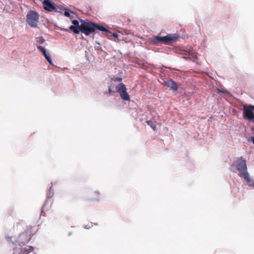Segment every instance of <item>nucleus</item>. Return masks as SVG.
I'll return each instance as SVG.
<instances>
[{
    "instance_id": "obj_1",
    "label": "nucleus",
    "mask_w": 254,
    "mask_h": 254,
    "mask_svg": "<svg viewBox=\"0 0 254 254\" xmlns=\"http://www.w3.org/2000/svg\"><path fill=\"white\" fill-rule=\"evenodd\" d=\"M37 227L29 226L24 232L20 233L17 238L12 236H7L6 240L8 243L16 244L19 246H25L31 239V237L37 232Z\"/></svg>"
},
{
    "instance_id": "obj_2",
    "label": "nucleus",
    "mask_w": 254,
    "mask_h": 254,
    "mask_svg": "<svg viewBox=\"0 0 254 254\" xmlns=\"http://www.w3.org/2000/svg\"><path fill=\"white\" fill-rule=\"evenodd\" d=\"M179 38L177 34H168L164 36H155L152 37L151 42L153 45L159 46L161 44L169 45L171 43L176 41Z\"/></svg>"
},
{
    "instance_id": "obj_3",
    "label": "nucleus",
    "mask_w": 254,
    "mask_h": 254,
    "mask_svg": "<svg viewBox=\"0 0 254 254\" xmlns=\"http://www.w3.org/2000/svg\"><path fill=\"white\" fill-rule=\"evenodd\" d=\"M81 23V27L79 30V33L81 32L86 36H89L91 33L95 32L94 28V22L89 20L88 19H79Z\"/></svg>"
},
{
    "instance_id": "obj_4",
    "label": "nucleus",
    "mask_w": 254,
    "mask_h": 254,
    "mask_svg": "<svg viewBox=\"0 0 254 254\" xmlns=\"http://www.w3.org/2000/svg\"><path fill=\"white\" fill-rule=\"evenodd\" d=\"M39 14L35 11L30 10L26 16V22L28 25L33 28L37 27V22L39 20Z\"/></svg>"
},
{
    "instance_id": "obj_5",
    "label": "nucleus",
    "mask_w": 254,
    "mask_h": 254,
    "mask_svg": "<svg viewBox=\"0 0 254 254\" xmlns=\"http://www.w3.org/2000/svg\"><path fill=\"white\" fill-rule=\"evenodd\" d=\"M108 92L110 94L118 92L120 95H128L127 92V88L123 83H120L115 86L110 85L108 88Z\"/></svg>"
},
{
    "instance_id": "obj_6",
    "label": "nucleus",
    "mask_w": 254,
    "mask_h": 254,
    "mask_svg": "<svg viewBox=\"0 0 254 254\" xmlns=\"http://www.w3.org/2000/svg\"><path fill=\"white\" fill-rule=\"evenodd\" d=\"M254 105L245 106L243 110V117L250 122L254 123Z\"/></svg>"
},
{
    "instance_id": "obj_7",
    "label": "nucleus",
    "mask_w": 254,
    "mask_h": 254,
    "mask_svg": "<svg viewBox=\"0 0 254 254\" xmlns=\"http://www.w3.org/2000/svg\"><path fill=\"white\" fill-rule=\"evenodd\" d=\"M236 163L237 169L240 173L247 170L246 160L244 159L242 157L238 158Z\"/></svg>"
},
{
    "instance_id": "obj_8",
    "label": "nucleus",
    "mask_w": 254,
    "mask_h": 254,
    "mask_svg": "<svg viewBox=\"0 0 254 254\" xmlns=\"http://www.w3.org/2000/svg\"><path fill=\"white\" fill-rule=\"evenodd\" d=\"M163 84L174 92H176L179 87V85L174 80L170 79L164 80Z\"/></svg>"
},
{
    "instance_id": "obj_9",
    "label": "nucleus",
    "mask_w": 254,
    "mask_h": 254,
    "mask_svg": "<svg viewBox=\"0 0 254 254\" xmlns=\"http://www.w3.org/2000/svg\"><path fill=\"white\" fill-rule=\"evenodd\" d=\"M43 5L44 9L49 12L53 11L56 9V5L50 0H44Z\"/></svg>"
},
{
    "instance_id": "obj_10",
    "label": "nucleus",
    "mask_w": 254,
    "mask_h": 254,
    "mask_svg": "<svg viewBox=\"0 0 254 254\" xmlns=\"http://www.w3.org/2000/svg\"><path fill=\"white\" fill-rule=\"evenodd\" d=\"M71 23L72 25L69 26V29L75 34H79V30L81 29L80 27H81V23L80 24L79 21L76 19L72 20Z\"/></svg>"
},
{
    "instance_id": "obj_11",
    "label": "nucleus",
    "mask_w": 254,
    "mask_h": 254,
    "mask_svg": "<svg viewBox=\"0 0 254 254\" xmlns=\"http://www.w3.org/2000/svg\"><path fill=\"white\" fill-rule=\"evenodd\" d=\"M34 250L33 247L30 246H27L24 248L20 249L19 252L16 253L14 252L12 254H28Z\"/></svg>"
},
{
    "instance_id": "obj_12",
    "label": "nucleus",
    "mask_w": 254,
    "mask_h": 254,
    "mask_svg": "<svg viewBox=\"0 0 254 254\" xmlns=\"http://www.w3.org/2000/svg\"><path fill=\"white\" fill-rule=\"evenodd\" d=\"M185 52L186 56H188L190 59H193V61H194V60H196L197 59L196 53L192 49H190Z\"/></svg>"
},
{
    "instance_id": "obj_13",
    "label": "nucleus",
    "mask_w": 254,
    "mask_h": 254,
    "mask_svg": "<svg viewBox=\"0 0 254 254\" xmlns=\"http://www.w3.org/2000/svg\"><path fill=\"white\" fill-rule=\"evenodd\" d=\"M94 28L95 29V31L96 30H98L101 32H105L106 33H109L111 34V32H109L108 29L104 26L102 25L98 24L94 22Z\"/></svg>"
},
{
    "instance_id": "obj_14",
    "label": "nucleus",
    "mask_w": 254,
    "mask_h": 254,
    "mask_svg": "<svg viewBox=\"0 0 254 254\" xmlns=\"http://www.w3.org/2000/svg\"><path fill=\"white\" fill-rule=\"evenodd\" d=\"M36 47L41 52L45 59H47L50 56H51L49 53L47 51V50L44 47L39 45H37Z\"/></svg>"
},
{
    "instance_id": "obj_15",
    "label": "nucleus",
    "mask_w": 254,
    "mask_h": 254,
    "mask_svg": "<svg viewBox=\"0 0 254 254\" xmlns=\"http://www.w3.org/2000/svg\"><path fill=\"white\" fill-rule=\"evenodd\" d=\"M90 199L92 201H99L100 199V194L97 191L92 192L90 194Z\"/></svg>"
},
{
    "instance_id": "obj_16",
    "label": "nucleus",
    "mask_w": 254,
    "mask_h": 254,
    "mask_svg": "<svg viewBox=\"0 0 254 254\" xmlns=\"http://www.w3.org/2000/svg\"><path fill=\"white\" fill-rule=\"evenodd\" d=\"M241 176L243 177L244 179L248 183H250L252 182V179L250 177V175L247 170L240 173Z\"/></svg>"
},
{
    "instance_id": "obj_17",
    "label": "nucleus",
    "mask_w": 254,
    "mask_h": 254,
    "mask_svg": "<svg viewBox=\"0 0 254 254\" xmlns=\"http://www.w3.org/2000/svg\"><path fill=\"white\" fill-rule=\"evenodd\" d=\"M147 124L148 126H149L154 130H155L156 129V122L154 121L150 120L149 121H147Z\"/></svg>"
},
{
    "instance_id": "obj_18",
    "label": "nucleus",
    "mask_w": 254,
    "mask_h": 254,
    "mask_svg": "<svg viewBox=\"0 0 254 254\" xmlns=\"http://www.w3.org/2000/svg\"><path fill=\"white\" fill-rule=\"evenodd\" d=\"M64 15L67 17L70 18V13H74V11H71L67 8H65L64 10Z\"/></svg>"
},
{
    "instance_id": "obj_19",
    "label": "nucleus",
    "mask_w": 254,
    "mask_h": 254,
    "mask_svg": "<svg viewBox=\"0 0 254 254\" xmlns=\"http://www.w3.org/2000/svg\"><path fill=\"white\" fill-rule=\"evenodd\" d=\"M122 81V78L120 77L113 76L111 79V85H112L113 82H121Z\"/></svg>"
},
{
    "instance_id": "obj_20",
    "label": "nucleus",
    "mask_w": 254,
    "mask_h": 254,
    "mask_svg": "<svg viewBox=\"0 0 254 254\" xmlns=\"http://www.w3.org/2000/svg\"><path fill=\"white\" fill-rule=\"evenodd\" d=\"M65 8H66L63 7L62 5H59V6H56V9H55L54 10H55V11H56L57 12L62 13V11L64 10V9Z\"/></svg>"
},
{
    "instance_id": "obj_21",
    "label": "nucleus",
    "mask_w": 254,
    "mask_h": 254,
    "mask_svg": "<svg viewBox=\"0 0 254 254\" xmlns=\"http://www.w3.org/2000/svg\"><path fill=\"white\" fill-rule=\"evenodd\" d=\"M24 225V223L23 222H17L15 225L14 226L15 228L17 230L19 229L20 227H23V226Z\"/></svg>"
},
{
    "instance_id": "obj_22",
    "label": "nucleus",
    "mask_w": 254,
    "mask_h": 254,
    "mask_svg": "<svg viewBox=\"0 0 254 254\" xmlns=\"http://www.w3.org/2000/svg\"><path fill=\"white\" fill-rule=\"evenodd\" d=\"M36 42L39 44H42L45 42V39L42 37L36 38Z\"/></svg>"
},
{
    "instance_id": "obj_23",
    "label": "nucleus",
    "mask_w": 254,
    "mask_h": 254,
    "mask_svg": "<svg viewBox=\"0 0 254 254\" xmlns=\"http://www.w3.org/2000/svg\"><path fill=\"white\" fill-rule=\"evenodd\" d=\"M218 91V93H222L223 94H227L228 95H232L231 94H230V93L226 89H217Z\"/></svg>"
},
{
    "instance_id": "obj_24",
    "label": "nucleus",
    "mask_w": 254,
    "mask_h": 254,
    "mask_svg": "<svg viewBox=\"0 0 254 254\" xmlns=\"http://www.w3.org/2000/svg\"><path fill=\"white\" fill-rule=\"evenodd\" d=\"M48 62L52 65H54V64L53 63V61H52V58H51V57L50 56L49 58H48L47 59H46Z\"/></svg>"
},
{
    "instance_id": "obj_25",
    "label": "nucleus",
    "mask_w": 254,
    "mask_h": 254,
    "mask_svg": "<svg viewBox=\"0 0 254 254\" xmlns=\"http://www.w3.org/2000/svg\"><path fill=\"white\" fill-rule=\"evenodd\" d=\"M121 98L124 101H128L129 100L130 96H121Z\"/></svg>"
},
{
    "instance_id": "obj_26",
    "label": "nucleus",
    "mask_w": 254,
    "mask_h": 254,
    "mask_svg": "<svg viewBox=\"0 0 254 254\" xmlns=\"http://www.w3.org/2000/svg\"><path fill=\"white\" fill-rule=\"evenodd\" d=\"M114 38H117L119 37V35L117 33H113L112 34Z\"/></svg>"
},
{
    "instance_id": "obj_27",
    "label": "nucleus",
    "mask_w": 254,
    "mask_h": 254,
    "mask_svg": "<svg viewBox=\"0 0 254 254\" xmlns=\"http://www.w3.org/2000/svg\"><path fill=\"white\" fill-rule=\"evenodd\" d=\"M61 29L63 31H68V29H66V28H61Z\"/></svg>"
},
{
    "instance_id": "obj_28",
    "label": "nucleus",
    "mask_w": 254,
    "mask_h": 254,
    "mask_svg": "<svg viewBox=\"0 0 254 254\" xmlns=\"http://www.w3.org/2000/svg\"><path fill=\"white\" fill-rule=\"evenodd\" d=\"M96 49L98 50H100V51H103V49H102V48L101 47H97Z\"/></svg>"
},
{
    "instance_id": "obj_29",
    "label": "nucleus",
    "mask_w": 254,
    "mask_h": 254,
    "mask_svg": "<svg viewBox=\"0 0 254 254\" xmlns=\"http://www.w3.org/2000/svg\"><path fill=\"white\" fill-rule=\"evenodd\" d=\"M252 141L253 143L254 144V137L252 138Z\"/></svg>"
},
{
    "instance_id": "obj_30",
    "label": "nucleus",
    "mask_w": 254,
    "mask_h": 254,
    "mask_svg": "<svg viewBox=\"0 0 254 254\" xmlns=\"http://www.w3.org/2000/svg\"><path fill=\"white\" fill-rule=\"evenodd\" d=\"M96 43H97L98 45H100V43L99 42L96 41Z\"/></svg>"
}]
</instances>
